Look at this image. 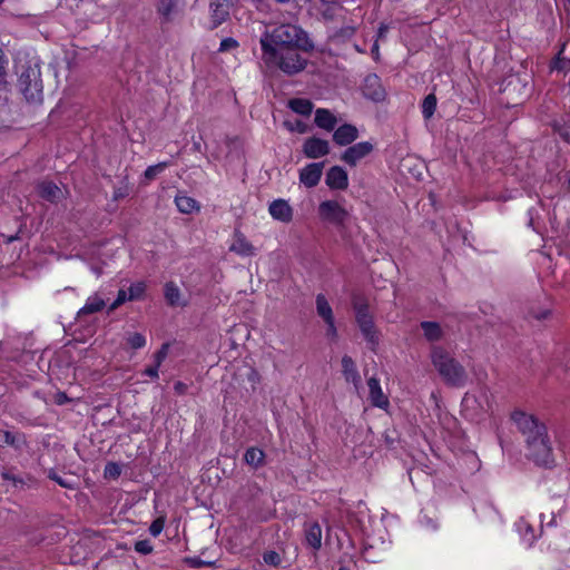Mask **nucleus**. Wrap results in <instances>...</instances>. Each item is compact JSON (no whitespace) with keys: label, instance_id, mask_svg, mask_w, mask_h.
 <instances>
[{"label":"nucleus","instance_id":"bf43d9fd","mask_svg":"<svg viewBox=\"0 0 570 570\" xmlns=\"http://www.w3.org/2000/svg\"><path fill=\"white\" fill-rule=\"evenodd\" d=\"M338 570H348L347 568H340Z\"/></svg>","mask_w":570,"mask_h":570},{"label":"nucleus","instance_id":"473e14b6","mask_svg":"<svg viewBox=\"0 0 570 570\" xmlns=\"http://www.w3.org/2000/svg\"><path fill=\"white\" fill-rule=\"evenodd\" d=\"M517 528L523 540L528 543H532L535 539L532 525L523 518L517 522Z\"/></svg>","mask_w":570,"mask_h":570},{"label":"nucleus","instance_id":"6ab92c4d","mask_svg":"<svg viewBox=\"0 0 570 570\" xmlns=\"http://www.w3.org/2000/svg\"><path fill=\"white\" fill-rule=\"evenodd\" d=\"M358 137V130L355 126L344 124L340 126L333 134V140L340 146L352 144Z\"/></svg>","mask_w":570,"mask_h":570},{"label":"nucleus","instance_id":"9d476101","mask_svg":"<svg viewBox=\"0 0 570 570\" xmlns=\"http://www.w3.org/2000/svg\"><path fill=\"white\" fill-rule=\"evenodd\" d=\"M368 389V399L371 404L375 407L387 410L390 401L387 395L383 392L381 383L376 377H370L366 382Z\"/></svg>","mask_w":570,"mask_h":570},{"label":"nucleus","instance_id":"2eb2a0df","mask_svg":"<svg viewBox=\"0 0 570 570\" xmlns=\"http://www.w3.org/2000/svg\"><path fill=\"white\" fill-rule=\"evenodd\" d=\"M342 374L344 376V380L347 383L353 384L355 390H358L361 387V375L358 373L357 366L355 362L352 360L351 356L344 355L342 357Z\"/></svg>","mask_w":570,"mask_h":570},{"label":"nucleus","instance_id":"aec40b11","mask_svg":"<svg viewBox=\"0 0 570 570\" xmlns=\"http://www.w3.org/2000/svg\"><path fill=\"white\" fill-rule=\"evenodd\" d=\"M38 189L40 196L51 203L59 202L66 195V193L59 186L51 181L41 183Z\"/></svg>","mask_w":570,"mask_h":570},{"label":"nucleus","instance_id":"c03bdc74","mask_svg":"<svg viewBox=\"0 0 570 570\" xmlns=\"http://www.w3.org/2000/svg\"><path fill=\"white\" fill-rule=\"evenodd\" d=\"M48 478L55 482H57L62 488H72V484L69 483L67 480H65L62 476H60L56 471L49 470Z\"/></svg>","mask_w":570,"mask_h":570},{"label":"nucleus","instance_id":"de8ad7c7","mask_svg":"<svg viewBox=\"0 0 570 570\" xmlns=\"http://www.w3.org/2000/svg\"><path fill=\"white\" fill-rule=\"evenodd\" d=\"M238 46V42L233 38H225L222 40L219 51H227Z\"/></svg>","mask_w":570,"mask_h":570},{"label":"nucleus","instance_id":"a878e982","mask_svg":"<svg viewBox=\"0 0 570 570\" xmlns=\"http://www.w3.org/2000/svg\"><path fill=\"white\" fill-rule=\"evenodd\" d=\"M106 305V302L102 296L98 293L90 295L85 305L79 309L78 315H89L101 311Z\"/></svg>","mask_w":570,"mask_h":570},{"label":"nucleus","instance_id":"f3484780","mask_svg":"<svg viewBox=\"0 0 570 570\" xmlns=\"http://www.w3.org/2000/svg\"><path fill=\"white\" fill-rule=\"evenodd\" d=\"M326 185L331 189H346L348 186L347 173L342 167H332L326 174Z\"/></svg>","mask_w":570,"mask_h":570},{"label":"nucleus","instance_id":"6e6d98bb","mask_svg":"<svg viewBox=\"0 0 570 570\" xmlns=\"http://www.w3.org/2000/svg\"><path fill=\"white\" fill-rule=\"evenodd\" d=\"M372 52L373 53H377L379 52V45H377V42L374 43V46L372 48Z\"/></svg>","mask_w":570,"mask_h":570},{"label":"nucleus","instance_id":"bb28decb","mask_svg":"<svg viewBox=\"0 0 570 570\" xmlns=\"http://www.w3.org/2000/svg\"><path fill=\"white\" fill-rule=\"evenodd\" d=\"M165 298L171 306H186L187 302L181 297L178 286L169 282L165 285Z\"/></svg>","mask_w":570,"mask_h":570},{"label":"nucleus","instance_id":"ea45409f","mask_svg":"<svg viewBox=\"0 0 570 570\" xmlns=\"http://www.w3.org/2000/svg\"><path fill=\"white\" fill-rule=\"evenodd\" d=\"M128 344L132 348H141L146 344V338L140 333H134L128 337Z\"/></svg>","mask_w":570,"mask_h":570},{"label":"nucleus","instance_id":"603ef678","mask_svg":"<svg viewBox=\"0 0 570 570\" xmlns=\"http://www.w3.org/2000/svg\"><path fill=\"white\" fill-rule=\"evenodd\" d=\"M386 32H387V26L381 24L379 28V31H377V38L381 39V38L385 37Z\"/></svg>","mask_w":570,"mask_h":570},{"label":"nucleus","instance_id":"49530a36","mask_svg":"<svg viewBox=\"0 0 570 570\" xmlns=\"http://www.w3.org/2000/svg\"><path fill=\"white\" fill-rule=\"evenodd\" d=\"M264 561L271 566H278L281 563V557L275 551H268L263 556Z\"/></svg>","mask_w":570,"mask_h":570},{"label":"nucleus","instance_id":"7c9ffc66","mask_svg":"<svg viewBox=\"0 0 570 570\" xmlns=\"http://www.w3.org/2000/svg\"><path fill=\"white\" fill-rule=\"evenodd\" d=\"M264 458H265V454L264 452L261 450V449H257V448H249L246 452H245V455H244V460L245 462L257 469L259 468L261 465H263L264 463Z\"/></svg>","mask_w":570,"mask_h":570},{"label":"nucleus","instance_id":"72a5a7b5","mask_svg":"<svg viewBox=\"0 0 570 570\" xmlns=\"http://www.w3.org/2000/svg\"><path fill=\"white\" fill-rule=\"evenodd\" d=\"M436 108V97L433 94L428 95L422 104V114L429 119L433 116Z\"/></svg>","mask_w":570,"mask_h":570},{"label":"nucleus","instance_id":"c85d7f7f","mask_svg":"<svg viewBox=\"0 0 570 570\" xmlns=\"http://www.w3.org/2000/svg\"><path fill=\"white\" fill-rule=\"evenodd\" d=\"M421 327L425 338L430 342H436L443 337V330L436 322H422Z\"/></svg>","mask_w":570,"mask_h":570},{"label":"nucleus","instance_id":"6e6552de","mask_svg":"<svg viewBox=\"0 0 570 570\" xmlns=\"http://www.w3.org/2000/svg\"><path fill=\"white\" fill-rule=\"evenodd\" d=\"M317 213L323 222L333 225H343L347 218V210L336 200L322 202Z\"/></svg>","mask_w":570,"mask_h":570},{"label":"nucleus","instance_id":"09e8293b","mask_svg":"<svg viewBox=\"0 0 570 570\" xmlns=\"http://www.w3.org/2000/svg\"><path fill=\"white\" fill-rule=\"evenodd\" d=\"M325 324H326V335L332 338H335L337 336L335 318L331 320V321H326Z\"/></svg>","mask_w":570,"mask_h":570},{"label":"nucleus","instance_id":"f03ea898","mask_svg":"<svg viewBox=\"0 0 570 570\" xmlns=\"http://www.w3.org/2000/svg\"><path fill=\"white\" fill-rule=\"evenodd\" d=\"M431 362L442 380L452 386H463L468 375L464 367L443 347L431 351Z\"/></svg>","mask_w":570,"mask_h":570},{"label":"nucleus","instance_id":"864d4df0","mask_svg":"<svg viewBox=\"0 0 570 570\" xmlns=\"http://www.w3.org/2000/svg\"><path fill=\"white\" fill-rule=\"evenodd\" d=\"M67 401V395L65 393H58L56 396V402L58 404H63Z\"/></svg>","mask_w":570,"mask_h":570},{"label":"nucleus","instance_id":"f704fd0d","mask_svg":"<svg viewBox=\"0 0 570 570\" xmlns=\"http://www.w3.org/2000/svg\"><path fill=\"white\" fill-rule=\"evenodd\" d=\"M146 291V285L144 282H137L130 285L128 288V298L129 301L140 299Z\"/></svg>","mask_w":570,"mask_h":570},{"label":"nucleus","instance_id":"393cba45","mask_svg":"<svg viewBox=\"0 0 570 570\" xmlns=\"http://www.w3.org/2000/svg\"><path fill=\"white\" fill-rule=\"evenodd\" d=\"M315 124L322 129L332 131L337 125V119L328 109L320 108L315 111Z\"/></svg>","mask_w":570,"mask_h":570},{"label":"nucleus","instance_id":"1a4fd4ad","mask_svg":"<svg viewBox=\"0 0 570 570\" xmlns=\"http://www.w3.org/2000/svg\"><path fill=\"white\" fill-rule=\"evenodd\" d=\"M373 145L368 141L357 142L348 147L342 155L341 159L350 166H355L361 159L370 155Z\"/></svg>","mask_w":570,"mask_h":570},{"label":"nucleus","instance_id":"7ed1b4c3","mask_svg":"<svg viewBox=\"0 0 570 570\" xmlns=\"http://www.w3.org/2000/svg\"><path fill=\"white\" fill-rule=\"evenodd\" d=\"M18 86L28 101L37 102L42 98V79L39 62L31 59L18 66Z\"/></svg>","mask_w":570,"mask_h":570},{"label":"nucleus","instance_id":"4be33fe9","mask_svg":"<svg viewBox=\"0 0 570 570\" xmlns=\"http://www.w3.org/2000/svg\"><path fill=\"white\" fill-rule=\"evenodd\" d=\"M27 444L22 433H12L10 431L0 430V446L9 445L14 450H22Z\"/></svg>","mask_w":570,"mask_h":570},{"label":"nucleus","instance_id":"a18cd8bd","mask_svg":"<svg viewBox=\"0 0 570 570\" xmlns=\"http://www.w3.org/2000/svg\"><path fill=\"white\" fill-rule=\"evenodd\" d=\"M168 354V344H164L159 351L154 354L155 365L160 366Z\"/></svg>","mask_w":570,"mask_h":570},{"label":"nucleus","instance_id":"a211bd4d","mask_svg":"<svg viewBox=\"0 0 570 570\" xmlns=\"http://www.w3.org/2000/svg\"><path fill=\"white\" fill-rule=\"evenodd\" d=\"M229 17L228 0H214L210 3V18L213 28L220 26Z\"/></svg>","mask_w":570,"mask_h":570},{"label":"nucleus","instance_id":"4d7b16f0","mask_svg":"<svg viewBox=\"0 0 570 570\" xmlns=\"http://www.w3.org/2000/svg\"><path fill=\"white\" fill-rule=\"evenodd\" d=\"M17 238H18V236H17V235H13V236L8 237L7 242H8V243H11L12 240H14V239H17Z\"/></svg>","mask_w":570,"mask_h":570},{"label":"nucleus","instance_id":"c756f323","mask_svg":"<svg viewBox=\"0 0 570 570\" xmlns=\"http://www.w3.org/2000/svg\"><path fill=\"white\" fill-rule=\"evenodd\" d=\"M315 304H316L317 315L321 318H323L324 322L334 320L333 309H332L327 298L325 297V295L318 294L316 296Z\"/></svg>","mask_w":570,"mask_h":570},{"label":"nucleus","instance_id":"a19ab883","mask_svg":"<svg viewBox=\"0 0 570 570\" xmlns=\"http://www.w3.org/2000/svg\"><path fill=\"white\" fill-rule=\"evenodd\" d=\"M153 544L149 540H139L135 543V550L141 554H149L153 552Z\"/></svg>","mask_w":570,"mask_h":570},{"label":"nucleus","instance_id":"9b49d317","mask_svg":"<svg viewBox=\"0 0 570 570\" xmlns=\"http://www.w3.org/2000/svg\"><path fill=\"white\" fill-rule=\"evenodd\" d=\"M269 215L278 222L288 224L293 220L294 210L285 199H275L268 206Z\"/></svg>","mask_w":570,"mask_h":570},{"label":"nucleus","instance_id":"0eeeda50","mask_svg":"<svg viewBox=\"0 0 570 570\" xmlns=\"http://www.w3.org/2000/svg\"><path fill=\"white\" fill-rule=\"evenodd\" d=\"M525 443L529 454L535 463L548 466L553 462L552 445L548 435V430L535 438L532 436V439L528 440Z\"/></svg>","mask_w":570,"mask_h":570},{"label":"nucleus","instance_id":"8fccbe9b","mask_svg":"<svg viewBox=\"0 0 570 570\" xmlns=\"http://www.w3.org/2000/svg\"><path fill=\"white\" fill-rule=\"evenodd\" d=\"M158 370H159V366L157 365H153V366H148L145 371H144V374L156 380L158 379L159 374H158Z\"/></svg>","mask_w":570,"mask_h":570},{"label":"nucleus","instance_id":"4468645a","mask_svg":"<svg viewBox=\"0 0 570 570\" xmlns=\"http://www.w3.org/2000/svg\"><path fill=\"white\" fill-rule=\"evenodd\" d=\"M303 151L306 157L315 159L327 155L330 153V146L326 140L313 137L304 142Z\"/></svg>","mask_w":570,"mask_h":570},{"label":"nucleus","instance_id":"cd10ccee","mask_svg":"<svg viewBox=\"0 0 570 570\" xmlns=\"http://www.w3.org/2000/svg\"><path fill=\"white\" fill-rule=\"evenodd\" d=\"M175 204L178 210L183 214H191L199 210L198 203L193 197L186 195H177Z\"/></svg>","mask_w":570,"mask_h":570},{"label":"nucleus","instance_id":"f8f14e48","mask_svg":"<svg viewBox=\"0 0 570 570\" xmlns=\"http://www.w3.org/2000/svg\"><path fill=\"white\" fill-rule=\"evenodd\" d=\"M323 164L312 163L305 166L299 171V181L307 188L315 187L322 177Z\"/></svg>","mask_w":570,"mask_h":570},{"label":"nucleus","instance_id":"37998d69","mask_svg":"<svg viewBox=\"0 0 570 570\" xmlns=\"http://www.w3.org/2000/svg\"><path fill=\"white\" fill-rule=\"evenodd\" d=\"M165 521L163 518H157L149 527V532L153 537H158L164 529Z\"/></svg>","mask_w":570,"mask_h":570},{"label":"nucleus","instance_id":"4c0bfd02","mask_svg":"<svg viewBox=\"0 0 570 570\" xmlns=\"http://www.w3.org/2000/svg\"><path fill=\"white\" fill-rule=\"evenodd\" d=\"M284 127L286 129H288L289 131H296V132H299V134H304L307 129L306 125L302 121V120H285L283 122Z\"/></svg>","mask_w":570,"mask_h":570},{"label":"nucleus","instance_id":"e433bc0d","mask_svg":"<svg viewBox=\"0 0 570 570\" xmlns=\"http://www.w3.org/2000/svg\"><path fill=\"white\" fill-rule=\"evenodd\" d=\"M121 473V466L116 462H108L104 470V475L107 479H117Z\"/></svg>","mask_w":570,"mask_h":570},{"label":"nucleus","instance_id":"79ce46f5","mask_svg":"<svg viewBox=\"0 0 570 570\" xmlns=\"http://www.w3.org/2000/svg\"><path fill=\"white\" fill-rule=\"evenodd\" d=\"M1 476L3 480L10 481L14 487L23 485V480L10 470H2Z\"/></svg>","mask_w":570,"mask_h":570},{"label":"nucleus","instance_id":"3c124183","mask_svg":"<svg viewBox=\"0 0 570 570\" xmlns=\"http://www.w3.org/2000/svg\"><path fill=\"white\" fill-rule=\"evenodd\" d=\"M550 315V311L549 309H544L538 314H533V317L537 318V320H544L547 318L548 316Z\"/></svg>","mask_w":570,"mask_h":570},{"label":"nucleus","instance_id":"f257e3e1","mask_svg":"<svg viewBox=\"0 0 570 570\" xmlns=\"http://www.w3.org/2000/svg\"><path fill=\"white\" fill-rule=\"evenodd\" d=\"M262 59H274L276 51L291 48L312 47L308 43L306 33L296 24L281 23L271 24L266 28L259 39Z\"/></svg>","mask_w":570,"mask_h":570},{"label":"nucleus","instance_id":"58836bf2","mask_svg":"<svg viewBox=\"0 0 570 570\" xmlns=\"http://www.w3.org/2000/svg\"><path fill=\"white\" fill-rule=\"evenodd\" d=\"M126 302H130L128 298V292L125 289H119L117 294V298L112 302V304L109 306V312L115 311L120 305H122Z\"/></svg>","mask_w":570,"mask_h":570},{"label":"nucleus","instance_id":"5701e85b","mask_svg":"<svg viewBox=\"0 0 570 570\" xmlns=\"http://www.w3.org/2000/svg\"><path fill=\"white\" fill-rule=\"evenodd\" d=\"M305 539L307 544L317 550L322 546V528L317 522L306 523Z\"/></svg>","mask_w":570,"mask_h":570},{"label":"nucleus","instance_id":"ddd939ff","mask_svg":"<svg viewBox=\"0 0 570 570\" xmlns=\"http://www.w3.org/2000/svg\"><path fill=\"white\" fill-rule=\"evenodd\" d=\"M363 95L373 100L382 101L385 98V91L381 85V80L376 75H368L364 79Z\"/></svg>","mask_w":570,"mask_h":570},{"label":"nucleus","instance_id":"c9c22d12","mask_svg":"<svg viewBox=\"0 0 570 570\" xmlns=\"http://www.w3.org/2000/svg\"><path fill=\"white\" fill-rule=\"evenodd\" d=\"M168 166V163L163 161L153 166L147 167L145 170V178L148 180H153L157 175L163 173Z\"/></svg>","mask_w":570,"mask_h":570},{"label":"nucleus","instance_id":"20e7f679","mask_svg":"<svg viewBox=\"0 0 570 570\" xmlns=\"http://www.w3.org/2000/svg\"><path fill=\"white\" fill-rule=\"evenodd\" d=\"M353 308L355 311L356 323L371 348L374 350L379 344V333L374 325L372 314L368 312L366 301L360 296L353 298Z\"/></svg>","mask_w":570,"mask_h":570},{"label":"nucleus","instance_id":"423d86ee","mask_svg":"<svg viewBox=\"0 0 570 570\" xmlns=\"http://www.w3.org/2000/svg\"><path fill=\"white\" fill-rule=\"evenodd\" d=\"M510 420L515 425L517 430L524 436L525 442L532 436L547 431V426L534 414L517 409L511 412Z\"/></svg>","mask_w":570,"mask_h":570},{"label":"nucleus","instance_id":"412c9836","mask_svg":"<svg viewBox=\"0 0 570 570\" xmlns=\"http://www.w3.org/2000/svg\"><path fill=\"white\" fill-rule=\"evenodd\" d=\"M179 0H158L157 13L161 17L164 22L173 21L174 17L178 13Z\"/></svg>","mask_w":570,"mask_h":570},{"label":"nucleus","instance_id":"2f4dec72","mask_svg":"<svg viewBox=\"0 0 570 570\" xmlns=\"http://www.w3.org/2000/svg\"><path fill=\"white\" fill-rule=\"evenodd\" d=\"M289 108L299 115L308 116L313 110V104L308 99L295 98L289 100Z\"/></svg>","mask_w":570,"mask_h":570},{"label":"nucleus","instance_id":"13d9d810","mask_svg":"<svg viewBox=\"0 0 570 570\" xmlns=\"http://www.w3.org/2000/svg\"><path fill=\"white\" fill-rule=\"evenodd\" d=\"M181 386H183V384H181V383H177V384H176V386H175V389H176V390H181Z\"/></svg>","mask_w":570,"mask_h":570},{"label":"nucleus","instance_id":"39448f33","mask_svg":"<svg viewBox=\"0 0 570 570\" xmlns=\"http://www.w3.org/2000/svg\"><path fill=\"white\" fill-rule=\"evenodd\" d=\"M301 48H288L286 50L276 51L274 59H263L267 66L279 68L286 75H296L305 69L307 59L299 52Z\"/></svg>","mask_w":570,"mask_h":570},{"label":"nucleus","instance_id":"b1692460","mask_svg":"<svg viewBox=\"0 0 570 570\" xmlns=\"http://www.w3.org/2000/svg\"><path fill=\"white\" fill-rule=\"evenodd\" d=\"M502 91L508 96H512L513 92L518 91L520 95L527 94V82L518 75L509 76L504 80Z\"/></svg>","mask_w":570,"mask_h":570},{"label":"nucleus","instance_id":"dca6fc26","mask_svg":"<svg viewBox=\"0 0 570 570\" xmlns=\"http://www.w3.org/2000/svg\"><path fill=\"white\" fill-rule=\"evenodd\" d=\"M229 250L239 256H253L256 252L253 244L238 230H235L233 235Z\"/></svg>","mask_w":570,"mask_h":570},{"label":"nucleus","instance_id":"5fc2aeb1","mask_svg":"<svg viewBox=\"0 0 570 570\" xmlns=\"http://www.w3.org/2000/svg\"><path fill=\"white\" fill-rule=\"evenodd\" d=\"M3 76H4V61H3V56L0 52V80L3 78Z\"/></svg>","mask_w":570,"mask_h":570}]
</instances>
